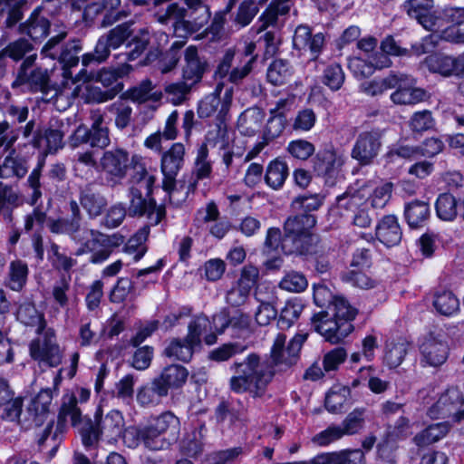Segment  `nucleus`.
Listing matches in <instances>:
<instances>
[{"instance_id": "obj_1", "label": "nucleus", "mask_w": 464, "mask_h": 464, "mask_svg": "<svg viewBox=\"0 0 464 464\" xmlns=\"http://www.w3.org/2000/svg\"><path fill=\"white\" fill-rule=\"evenodd\" d=\"M307 334H297L285 348L286 336L278 334L269 357L256 353L247 355L243 362L235 363L236 374L230 379V388L237 393L248 392L253 397H262L277 372L285 371L296 361Z\"/></svg>"}, {"instance_id": "obj_2", "label": "nucleus", "mask_w": 464, "mask_h": 464, "mask_svg": "<svg viewBox=\"0 0 464 464\" xmlns=\"http://www.w3.org/2000/svg\"><path fill=\"white\" fill-rule=\"evenodd\" d=\"M95 424L90 423L81 431L82 440L85 446H92L100 437L109 441H115L122 433L124 428L123 414L118 410H111L105 415L100 409L94 414Z\"/></svg>"}, {"instance_id": "obj_3", "label": "nucleus", "mask_w": 464, "mask_h": 464, "mask_svg": "<svg viewBox=\"0 0 464 464\" xmlns=\"http://www.w3.org/2000/svg\"><path fill=\"white\" fill-rule=\"evenodd\" d=\"M89 231V237L83 243V247L78 249L75 255L81 256L85 252H91L90 261L93 264H100L107 260L113 249L124 242V237L118 233L104 235L94 230Z\"/></svg>"}, {"instance_id": "obj_4", "label": "nucleus", "mask_w": 464, "mask_h": 464, "mask_svg": "<svg viewBox=\"0 0 464 464\" xmlns=\"http://www.w3.org/2000/svg\"><path fill=\"white\" fill-rule=\"evenodd\" d=\"M41 334H43L42 338H35L30 343L31 357L40 365L58 366L62 362L63 353L57 343L54 330L46 328Z\"/></svg>"}, {"instance_id": "obj_5", "label": "nucleus", "mask_w": 464, "mask_h": 464, "mask_svg": "<svg viewBox=\"0 0 464 464\" xmlns=\"http://www.w3.org/2000/svg\"><path fill=\"white\" fill-rule=\"evenodd\" d=\"M402 8L411 18L430 31L433 38L442 21V9H435L434 0H405Z\"/></svg>"}, {"instance_id": "obj_6", "label": "nucleus", "mask_w": 464, "mask_h": 464, "mask_svg": "<svg viewBox=\"0 0 464 464\" xmlns=\"http://www.w3.org/2000/svg\"><path fill=\"white\" fill-rule=\"evenodd\" d=\"M66 36L65 33H61L56 36L52 37L42 50V54L45 57H50L53 60L58 59L60 63L63 64V77H71V72L68 68L75 66L79 63L78 53L82 50L79 40H72L67 43L62 50L59 48V44Z\"/></svg>"}, {"instance_id": "obj_7", "label": "nucleus", "mask_w": 464, "mask_h": 464, "mask_svg": "<svg viewBox=\"0 0 464 464\" xmlns=\"http://www.w3.org/2000/svg\"><path fill=\"white\" fill-rule=\"evenodd\" d=\"M433 38L464 44V7L449 5L442 8L441 24Z\"/></svg>"}, {"instance_id": "obj_8", "label": "nucleus", "mask_w": 464, "mask_h": 464, "mask_svg": "<svg viewBox=\"0 0 464 464\" xmlns=\"http://www.w3.org/2000/svg\"><path fill=\"white\" fill-rule=\"evenodd\" d=\"M186 147L182 142L173 143L161 154L160 169L163 175L162 188L170 192L176 187V179L184 166Z\"/></svg>"}, {"instance_id": "obj_9", "label": "nucleus", "mask_w": 464, "mask_h": 464, "mask_svg": "<svg viewBox=\"0 0 464 464\" xmlns=\"http://www.w3.org/2000/svg\"><path fill=\"white\" fill-rule=\"evenodd\" d=\"M223 89L224 84L218 83L214 92L200 101L198 107V114L200 118H209L217 113L219 121H225L232 104L233 88H226L221 97Z\"/></svg>"}, {"instance_id": "obj_10", "label": "nucleus", "mask_w": 464, "mask_h": 464, "mask_svg": "<svg viewBox=\"0 0 464 464\" xmlns=\"http://www.w3.org/2000/svg\"><path fill=\"white\" fill-rule=\"evenodd\" d=\"M430 418H452L456 421L464 420V399L455 387L448 389L429 409Z\"/></svg>"}, {"instance_id": "obj_11", "label": "nucleus", "mask_w": 464, "mask_h": 464, "mask_svg": "<svg viewBox=\"0 0 464 464\" xmlns=\"http://www.w3.org/2000/svg\"><path fill=\"white\" fill-rule=\"evenodd\" d=\"M312 324L314 330L331 343H338L353 330L352 324L339 322L329 311L315 314L312 317Z\"/></svg>"}, {"instance_id": "obj_12", "label": "nucleus", "mask_w": 464, "mask_h": 464, "mask_svg": "<svg viewBox=\"0 0 464 464\" xmlns=\"http://www.w3.org/2000/svg\"><path fill=\"white\" fill-rule=\"evenodd\" d=\"M420 353L423 366L439 367L446 362L450 347L443 334L430 333L422 339Z\"/></svg>"}, {"instance_id": "obj_13", "label": "nucleus", "mask_w": 464, "mask_h": 464, "mask_svg": "<svg viewBox=\"0 0 464 464\" xmlns=\"http://www.w3.org/2000/svg\"><path fill=\"white\" fill-rule=\"evenodd\" d=\"M382 148V132L378 130L359 133L351 151V156L361 165H369L378 156Z\"/></svg>"}, {"instance_id": "obj_14", "label": "nucleus", "mask_w": 464, "mask_h": 464, "mask_svg": "<svg viewBox=\"0 0 464 464\" xmlns=\"http://www.w3.org/2000/svg\"><path fill=\"white\" fill-rule=\"evenodd\" d=\"M130 162L129 152L120 148L106 150L100 160L102 170L114 184L126 177Z\"/></svg>"}, {"instance_id": "obj_15", "label": "nucleus", "mask_w": 464, "mask_h": 464, "mask_svg": "<svg viewBox=\"0 0 464 464\" xmlns=\"http://www.w3.org/2000/svg\"><path fill=\"white\" fill-rule=\"evenodd\" d=\"M129 212L131 216H146L150 225L156 226L165 216L163 206H158L153 198L142 197L140 188H130V200Z\"/></svg>"}, {"instance_id": "obj_16", "label": "nucleus", "mask_w": 464, "mask_h": 464, "mask_svg": "<svg viewBox=\"0 0 464 464\" xmlns=\"http://www.w3.org/2000/svg\"><path fill=\"white\" fill-rule=\"evenodd\" d=\"M120 5L121 0H93L85 5L83 19L92 24L99 15H102V26H109L121 18V13L117 11Z\"/></svg>"}, {"instance_id": "obj_17", "label": "nucleus", "mask_w": 464, "mask_h": 464, "mask_svg": "<svg viewBox=\"0 0 464 464\" xmlns=\"http://www.w3.org/2000/svg\"><path fill=\"white\" fill-rule=\"evenodd\" d=\"M35 58L36 54H30L25 57L24 61L21 64L13 86L28 83L32 87L41 90L46 87L49 80V71L47 68L42 67L32 69Z\"/></svg>"}, {"instance_id": "obj_18", "label": "nucleus", "mask_w": 464, "mask_h": 464, "mask_svg": "<svg viewBox=\"0 0 464 464\" xmlns=\"http://www.w3.org/2000/svg\"><path fill=\"white\" fill-rule=\"evenodd\" d=\"M72 85H75L72 89L71 95L73 98H78L85 103H101L105 102L113 99L118 92L121 91V86L112 87L102 91L100 87L93 85L91 82H82L76 84L72 81Z\"/></svg>"}, {"instance_id": "obj_19", "label": "nucleus", "mask_w": 464, "mask_h": 464, "mask_svg": "<svg viewBox=\"0 0 464 464\" xmlns=\"http://www.w3.org/2000/svg\"><path fill=\"white\" fill-rule=\"evenodd\" d=\"M186 336L188 341L194 343L198 348L201 346L203 340L208 345L215 343L217 341L211 321L204 314L196 315L189 322Z\"/></svg>"}, {"instance_id": "obj_20", "label": "nucleus", "mask_w": 464, "mask_h": 464, "mask_svg": "<svg viewBox=\"0 0 464 464\" xmlns=\"http://www.w3.org/2000/svg\"><path fill=\"white\" fill-rule=\"evenodd\" d=\"M376 238L385 246L392 247L400 244L402 230L395 215L383 216L375 227Z\"/></svg>"}, {"instance_id": "obj_21", "label": "nucleus", "mask_w": 464, "mask_h": 464, "mask_svg": "<svg viewBox=\"0 0 464 464\" xmlns=\"http://www.w3.org/2000/svg\"><path fill=\"white\" fill-rule=\"evenodd\" d=\"M316 235H289L282 241V251L285 255H314L317 253Z\"/></svg>"}, {"instance_id": "obj_22", "label": "nucleus", "mask_w": 464, "mask_h": 464, "mask_svg": "<svg viewBox=\"0 0 464 464\" xmlns=\"http://www.w3.org/2000/svg\"><path fill=\"white\" fill-rule=\"evenodd\" d=\"M324 44V36L322 33L312 34L311 29L306 25H299L295 28L293 37V44L298 50H309L315 59L321 53Z\"/></svg>"}, {"instance_id": "obj_23", "label": "nucleus", "mask_w": 464, "mask_h": 464, "mask_svg": "<svg viewBox=\"0 0 464 464\" xmlns=\"http://www.w3.org/2000/svg\"><path fill=\"white\" fill-rule=\"evenodd\" d=\"M53 301L65 310L67 316L78 306L79 298L72 289L71 277L62 276L52 287Z\"/></svg>"}, {"instance_id": "obj_24", "label": "nucleus", "mask_w": 464, "mask_h": 464, "mask_svg": "<svg viewBox=\"0 0 464 464\" xmlns=\"http://www.w3.org/2000/svg\"><path fill=\"white\" fill-rule=\"evenodd\" d=\"M80 204L92 219L100 217L105 210L106 197L92 186H86L80 192Z\"/></svg>"}, {"instance_id": "obj_25", "label": "nucleus", "mask_w": 464, "mask_h": 464, "mask_svg": "<svg viewBox=\"0 0 464 464\" xmlns=\"http://www.w3.org/2000/svg\"><path fill=\"white\" fill-rule=\"evenodd\" d=\"M185 63L182 72L183 80L194 85L201 80L207 62L198 56V49L195 46H188L185 50Z\"/></svg>"}, {"instance_id": "obj_26", "label": "nucleus", "mask_w": 464, "mask_h": 464, "mask_svg": "<svg viewBox=\"0 0 464 464\" xmlns=\"http://www.w3.org/2000/svg\"><path fill=\"white\" fill-rule=\"evenodd\" d=\"M15 315L24 326L34 328L37 334H41L47 328L44 314L39 311L33 302L20 304Z\"/></svg>"}, {"instance_id": "obj_27", "label": "nucleus", "mask_w": 464, "mask_h": 464, "mask_svg": "<svg viewBox=\"0 0 464 464\" xmlns=\"http://www.w3.org/2000/svg\"><path fill=\"white\" fill-rule=\"evenodd\" d=\"M343 163L344 159L342 154L327 150L317 154L314 169L318 175L333 178L339 173Z\"/></svg>"}, {"instance_id": "obj_28", "label": "nucleus", "mask_w": 464, "mask_h": 464, "mask_svg": "<svg viewBox=\"0 0 464 464\" xmlns=\"http://www.w3.org/2000/svg\"><path fill=\"white\" fill-rule=\"evenodd\" d=\"M49 229L54 234H67L71 238L81 243H83L89 237L90 231L87 228H82L78 220L68 218H59L56 220H50L48 224Z\"/></svg>"}, {"instance_id": "obj_29", "label": "nucleus", "mask_w": 464, "mask_h": 464, "mask_svg": "<svg viewBox=\"0 0 464 464\" xmlns=\"http://www.w3.org/2000/svg\"><path fill=\"white\" fill-rule=\"evenodd\" d=\"M29 268L26 262L15 259L10 262L7 276L5 281V286L14 292H20L27 283Z\"/></svg>"}, {"instance_id": "obj_30", "label": "nucleus", "mask_w": 464, "mask_h": 464, "mask_svg": "<svg viewBox=\"0 0 464 464\" xmlns=\"http://www.w3.org/2000/svg\"><path fill=\"white\" fill-rule=\"evenodd\" d=\"M167 390L156 378L150 383L140 387L137 391L136 400L142 407L158 405L163 397H166Z\"/></svg>"}, {"instance_id": "obj_31", "label": "nucleus", "mask_w": 464, "mask_h": 464, "mask_svg": "<svg viewBox=\"0 0 464 464\" xmlns=\"http://www.w3.org/2000/svg\"><path fill=\"white\" fill-rule=\"evenodd\" d=\"M364 454L361 450H344L340 453L317 455L314 464H364Z\"/></svg>"}, {"instance_id": "obj_32", "label": "nucleus", "mask_w": 464, "mask_h": 464, "mask_svg": "<svg viewBox=\"0 0 464 464\" xmlns=\"http://www.w3.org/2000/svg\"><path fill=\"white\" fill-rule=\"evenodd\" d=\"M264 121L265 112L258 107H251L239 116L238 128L242 134L253 136L261 130Z\"/></svg>"}, {"instance_id": "obj_33", "label": "nucleus", "mask_w": 464, "mask_h": 464, "mask_svg": "<svg viewBox=\"0 0 464 464\" xmlns=\"http://www.w3.org/2000/svg\"><path fill=\"white\" fill-rule=\"evenodd\" d=\"M291 0H273L268 8L261 14L256 24V33L275 25L279 15L286 14L290 10Z\"/></svg>"}, {"instance_id": "obj_34", "label": "nucleus", "mask_w": 464, "mask_h": 464, "mask_svg": "<svg viewBox=\"0 0 464 464\" xmlns=\"http://www.w3.org/2000/svg\"><path fill=\"white\" fill-rule=\"evenodd\" d=\"M13 396V392L7 382L0 379V407H5L4 417L9 420H17L22 411V400L20 398L14 399Z\"/></svg>"}, {"instance_id": "obj_35", "label": "nucleus", "mask_w": 464, "mask_h": 464, "mask_svg": "<svg viewBox=\"0 0 464 464\" xmlns=\"http://www.w3.org/2000/svg\"><path fill=\"white\" fill-rule=\"evenodd\" d=\"M188 370L179 364H171L165 367L159 377H156L160 383L165 387L167 393L169 389L182 387L188 379Z\"/></svg>"}, {"instance_id": "obj_36", "label": "nucleus", "mask_w": 464, "mask_h": 464, "mask_svg": "<svg viewBox=\"0 0 464 464\" xmlns=\"http://www.w3.org/2000/svg\"><path fill=\"white\" fill-rule=\"evenodd\" d=\"M288 175L289 169L286 162L276 159L267 165L264 179L269 188L278 190L284 186Z\"/></svg>"}, {"instance_id": "obj_37", "label": "nucleus", "mask_w": 464, "mask_h": 464, "mask_svg": "<svg viewBox=\"0 0 464 464\" xmlns=\"http://www.w3.org/2000/svg\"><path fill=\"white\" fill-rule=\"evenodd\" d=\"M430 215L429 204L421 200H413L405 205L404 216L411 227H422Z\"/></svg>"}, {"instance_id": "obj_38", "label": "nucleus", "mask_w": 464, "mask_h": 464, "mask_svg": "<svg viewBox=\"0 0 464 464\" xmlns=\"http://www.w3.org/2000/svg\"><path fill=\"white\" fill-rule=\"evenodd\" d=\"M49 28V21L41 16L38 10H35L27 22L21 25V32L30 36L34 41H42L47 36Z\"/></svg>"}, {"instance_id": "obj_39", "label": "nucleus", "mask_w": 464, "mask_h": 464, "mask_svg": "<svg viewBox=\"0 0 464 464\" xmlns=\"http://www.w3.org/2000/svg\"><path fill=\"white\" fill-rule=\"evenodd\" d=\"M315 224L316 218L314 215L299 214L290 217L285 222V236L313 235L311 229Z\"/></svg>"}, {"instance_id": "obj_40", "label": "nucleus", "mask_w": 464, "mask_h": 464, "mask_svg": "<svg viewBox=\"0 0 464 464\" xmlns=\"http://www.w3.org/2000/svg\"><path fill=\"white\" fill-rule=\"evenodd\" d=\"M198 347L190 343L186 336L184 339H172L164 350V354L169 358H173L182 362H188Z\"/></svg>"}, {"instance_id": "obj_41", "label": "nucleus", "mask_w": 464, "mask_h": 464, "mask_svg": "<svg viewBox=\"0 0 464 464\" xmlns=\"http://www.w3.org/2000/svg\"><path fill=\"white\" fill-rule=\"evenodd\" d=\"M368 198L366 189H349L337 197V208L347 212H355L363 206Z\"/></svg>"}, {"instance_id": "obj_42", "label": "nucleus", "mask_w": 464, "mask_h": 464, "mask_svg": "<svg viewBox=\"0 0 464 464\" xmlns=\"http://www.w3.org/2000/svg\"><path fill=\"white\" fill-rule=\"evenodd\" d=\"M433 306L440 314L452 316L459 311V301L452 292L443 290L435 294Z\"/></svg>"}, {"instance_id": "obj_43", "label": "nucleus", "mask_w": 464, "mask_h": 464, "mask_svg": "<svg viewBox=\"0 0 464 464\" xmlns=\"http://www.w3.org/2000/svg\"><path fill=\"white\" fill-rule=\"evenodd\" d=\"M141 158L134 155L131 157L130 164H133L134 174L132 176L133 182L139 185V188H144L147 195L149 196L156 181L154 173L149 172L144 164L140 162Z\"/></svg>"}, {"instance_id": "obj_44", "label": "nucleus", "mask_w": 464, "mask_h": 464, "mask_svg": "<svg viewBox=\"0 0 464 464\" xmlns=\"http://www.w3.org/2000/svg\"><path fill=\"white\" fill-rule=\"evenodd\" d=\"M426 97L427 94L423 89L416 87H402L401 85L391 94V100L392 102L400 105L416 104L424 101Z\"/></svg>"}, {"instance_id": "obj_45", "label": "nucleus", "mask_w": 464, "mask_h": 464, "mask_svg": "<svg viewBox=\"0 0 464 464\" xmlns=\"http://www.w3.org/2000/svg\"><path fill=\"white\" fill-rule=\"evenodd\" d=\"M449 431V425L446 422H440L430 425L418 433L413 440L419 447H425L443 438Z\"/></svg>"}, {"instance_id": "obj_46", "label": "nucleus", "mask_w": 464, "mask_h": 464, "mask_svg": "<svg viewBox=\"0 0 464 464\" xmlns=\"http://www.w3.org/2000/svg\"><path fill=\"white\" fill-rule=\"evenodd\" d=\"M438 218L444 221H452L458 215V202L450 193L440 194L435 203Z\"/></svg>"}, {"instance_id": "obj_47", "label": "nucleus", "mask_w": 464, "mask_h": 464, "mask_svg": "<svg viewBox=\"0 0 464 464\" xmlns=\"http://www.w3.org/2000/svg\"><path fill=\"white\" fill-rule=\"evenodd\" d=\"M408 352V344L404 341L389 342L386 344L383 362L390 369L400 366Z\"/></svg>"}, {"instance_id": "obj_48", "label": "nucleus", "mask_w": 464, "mask_h": 464, "mask_svg": "<svg viewBox=\"0 0 464 464\" xmlns=\"http://www.w3.org/2000/svg\"><path fill=\"white\" fill-rule=\"evenodd\" d=\"M150 229L144 227L139 229L126 243L124 252L133 256L135 262L139 261L146 253L145 242L148 238Z\"/></svg>"}, {"instance_id": "obj_49", "label": "nucleus", "mask_w": 464, "mask_h": 464, "mask_svg": "<svg viewBox=\"0 0 464 464\" xmlns=\"http://www.w3.org/2000/svg\"><path fill=\"white\" fill-rule=\"evenodd\" d=\"M328 311L339 322H347L348 324H352L357 314V310L351 306L346 299L340 296L334 297L328 306Z\"/></svg>"}, {"instance_id": "obj_50", "label": "nucleus", "mask_w": 464, "mask_h": 464, "mask_svg": "<svg viewBox=\"0 0 464 464\" xmlns=\"http://www.w3.org/2000/svg\"><path fill=\"white\" fill-rule=\"evenodd\" d=\"M424 63L432 72L440 73L445 77L453 75L451 55L434 53L426 57Z\"/></svg>"}, {"instance_id": "obj_51", "label": "nucleus", "mask_w": 464, "mask_h": 464, "mask_svg": "<svg viewBox=\"0 0 464 464\" xmlns=\"http://www.w3.org/2000/svg\"><path fill=\"white\" fill-rule=\"evenodd\" d=\"M27 169L26 161L18 156H14V153L12 152L5 159L0 167V177L9 178L16 176L21 178L26 174Z\"/></svg>"}, {"instance_id": "obj_52", "label": "nucleus", "mask_w": 464, "mask_h": 464, "mask_svg": "<svg viewBox=\"0 0 464 464\" xmlns=\"http://www.w3.org/2000/svg\"><path fill=\"white\" fill-rule=\"evenodd\" d=\"M161 436H164L169 431L175 434L179 430V420L170 411H165L150 420L148 423Z\"/></svg>"}, {"instance_id": "obj_53", "label": "nucleus", "mask_w": 464, "mask_h": 464, "mask_svg": "<svg viewBox=\"0 0 464 464\" xmlns=\"http://www.w3.org/2000/svg\"><path fill=\"white\" fill-rule=\"evenodd\" d=\"M304 304L299 298L288 300L282 308L278 324L281 328L290 327L303 312Z\"/></svg>"}, {"instance_id": "obj_54", "label": "nucleus", "mask_w": 464, "mask_h": 464, "mask_svg": "<svg viewBox=\"0 0 464 464\" xmlns=\"http://www.w3.org/2000/svg\"><path fill=\"white\" fill-rule=\"evenodd\" d=\"M398 82L399 79L395 75H389L382 79H374L362 82L361 90L368 95L377 96L390 89L395 88Z\"/></svg>"}, {"instance_id": "obj_55", "label": "nucleus", "mask_w": 464, "mask_h": 464, "mask_svg": "<svg viewBox=\"0 0 464 464\" xmlns=\"http://www.w3.org/2000/svg\"><path fill=\"white\" fill-rule=\"evenodd\" d=\"M292 75V68L288 62L275 60L267 70V80L274 85L284 84Z\"/></svg>"}, {"instance_id": "obj_56", "label": "nucleus", "mask_w": 464, "mask_h": 464, "mask_svg": "<svg viewBox=\"0 0 464 464\" xmlns=\"http://www.w3.org/2000/svg\"><path fill=\"white\" fill-rule=\"evenodd\" d=\"M48 259L53 268L69 272L77 265L76 259L62 252L60 246L53 243L48 250Z\"/></svg>"}, {"instance_id": "obj_57", "label": "nucleus", "mask_w": 464, "mask_h": 464, "mask_svg": "<svg viewBox=\"0 0 464 464\" xmlns=\"http://www.w3.org/2000/svg\"><path fill=\"white\" fill-rule=\"evenodd\" d=\"M324 197L321 194H304L296 197L292 201V208L295 211H304V214L317 210L324 202Z\"/></svg>"}, {"instance_id": "obj_58", "label": "nucleus", "mask_w": 464, "mask_h": 464, "mask_svg": "<svg viewBox=\"0 0 464 464\" xmlns=\"http://www.w3.org/2000/svg\"><path fill=\"white\" fill-rule=\"evenodd\" d=\"M365 412L364 408H356L346 416L340 426L343 436L355 434L362 429Z\"/></svg>"}, {"instance_id": "obj_59", "label": "nucleus", "mask_w": 464, "mask_h": 464, "mask_svg": "<svg viewBox=\"0 0 464 464\" xmlns=\"http://www.w3.org/2000/svg\"><path fill=\"white\" fill-rule=\"evenodd\" d=\"M193 84L186 80L173 82L165 87V92L173 105H180L187 99Z\"/></svg>"}, {"instance_id": "obj_60", "label": "nucleus", "mask_w": 464, "mask_h": 464, "mask_svg": "<svg viewBox=\"0 0 464 464\" xmlns=\"http://www.w3.org/2000/svg\"><path fill=\"white\" fill-rule=\"evenodd\" d=\"M190 10L189 17L192 18L194 26L201 28L208 24L210 18L209 7L202 3V0H184Z\"/></svg>"}, {"instance_id": "obj_61", "label": "nucleus", "mask_w": 464, "mask_h": 464, "mask_svg": "<svg viewBox=\"0 0 464 464\" xmlns=\"http://www.w3.org/2000/svg\"><path fill=\"white\" fill-rule=\"evenodd\" d=\"M308 286L306 277L300 272L291 271L286 273L279 283V287L292 293H300Z\"/></svg>"}, {"instance_id": "obj_62", "label": "nucleus", "mask_w": 464, "mask_h": 464, "mask_svg": "<svg viewBox=\"0 0 464 464\" xmlns=\"http://www.w3.org/2000/svg\"><path fill=\"white\" fill-rule=\"evenodd\" d=\"M52 400V392L46 389L41 391L32 401L28 411L34 412V421L36 424H38V422L43 420V417L48 412Z\"/></svg>"}, {"instance_id": "obj_63", "label": "nucleus", "mask_w": 464, "mask_h": 464, "mask_svg": "<svg viewBox=\"0 0 464 464\" xmlns=\"http://www.w3.org/2000/svg\"><path fill=\"white\" fill-rule=\"evenodd\" d=\"M343 278L347 283H350L353 286H356L361 289H383V286L378 281L370 277L365 273H362L361 271L351 270L347 272L345 275H343Z\"/></svg>"}, {"instance_id": "obj_64", "label": "nucleus", "mask_w": 464, "mask_h": 464, "mask_svg": "<svg viewBox=\"0 0 464 464\" xmlns=\"http://www.w3.org/2000/svg\"><path fill=\"white\" fill-rule=\"evenodd\" d=\"M258 11V4L255 0H244L238 7L234 22L239 27H246L252 22Z\"/></svg>"}]
</instances>
